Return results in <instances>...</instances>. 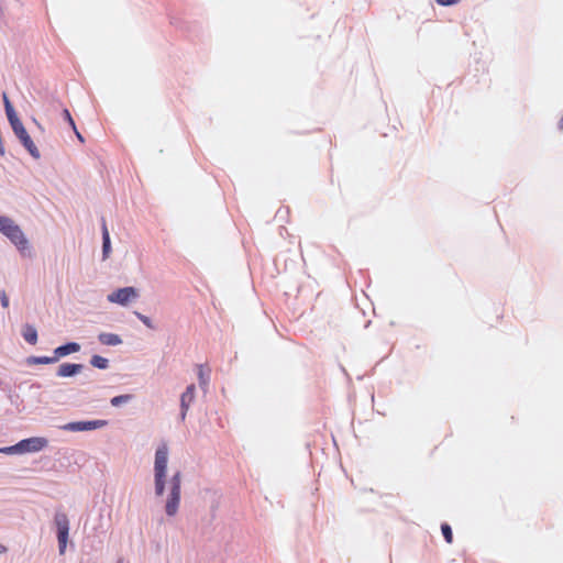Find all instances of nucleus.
Instances as JSON below:
<instances>
[{
  "instance_id": "obj_1",
  "label": "nucleus",
  "mask_w": 563,
  "mask_h": 563,
  "mask_svg": "<svg viewBox=\"0 0 563 563\" xmlns=\"http://www.w3.org/2000/svg\"><path fill=\"white\" fill-rule=\"evenodd\" d=\"M0 233L7 238L23 258H32L33 247L21 227L8 216H0Z\"/></svg>"
},
{
  "instance_id": "obj_2",
  "label": "nucleus",
  "mask_w": 563,
  "mask_h": 563,
  "mask_svg": "<svg viewBox=\"0 0 563 563\" xmlns=\"http://www.w3.org/2000/svg\"><path fill=\"white\" fill-rule=\"evenodd\" d=\"M7 119H8V122L10 124L15 137L19 140L20 144L25 148V151L34 159H38L41 157V153H40L37 146L35 145L33 139L29 134L27 130L25 129L18 112L13 113L11 115H8Z\"/></svg>"
},
{
  "instance_id": "obj_3",
  "label": "nucleus",
  "mask_w": 563,
  "mask_h": 563,
  "mask_svg": "<svg viewBox=\"0 0 563 563\" xmlns=\"http://www.w3.org/2000/svg\"><path fill=\"white\" fill-rule=\"evenodd\" d=\"M168 464V448L166 444L158 445L155 451L154 461V493H165L166 474Z\"/></svg>"
},
{
  "instance_id": "obj_4",
  "label": "nucleus",
  "mask_w": 563,
  "mask_h": 563,
  "mask_svg": "<svg viewBox=\"0 0 563 563\" xmlns=\"http://www.w3.org/2000/svg\"><path fill=\"white\" fill-rule=\"evenodd\" d=\"M108 424L109 421L104 419L78 420L67 422L64 426H62L60 429L67 432H86L104 428Z\"/></svg>"
},
{
  "instance_id": "obj_5",
  "label": "nucleus",
  "mask_w": 563,
  "mask_h": 563,
  "mask_svg": "<svg viewBox=\"0 0 563 563\" xmlns=\"http://www.w3.org/2000/svg\"><path fill=\"white\" fill-rule=\"evenodd\" d=\"M139 297V291L133 286L120 287L110 292L107 297L108 301L111 303H117L119 306L125 307L132 300Z\"/></svg>"
},
{
  "instance_id": "obj_6",
  "label": "nucleus",
  "mask_w": 563,
  "mask_h": 563,
  "mask_svg": "<svg viewBox=\"0 0 563 563\" xmlns=\"http://www.w3.org/2000/svg\"><path fill=\"white\" fill-rule=\"evenodd\" d=\"M54 525L57 528V540H58V552L59 554L65 553L67 538L69 537V519L63 512L54 516Z\"/></svg>"
},
{
  "instance_id": "obj_7",
  "label": "nucleus",
  "mask_w": 563,
  "mask_h": 563,
  "mask_svg": "<svg viewBox=\"0 0 563 563\" xmlns=\"http://www.w3.org/2000/svg\"><path fill=\"white\" fill-rule=\"evenodd\" d=\"M19 455L26 453H37L48 446V440L45 437H30L18 441Z\"/></svg>"
},
{
  "instance_id": "obj_8",
  "label": "nucleus",
  "mask_w": 563,
  "mask_h": 563,
  "mask_svg": "<svg viewBox=\"0 0 563 563\" xmlns=\"http://www.w3.org/2000/svg\"><path fill=\"white\" fill-rule=\"evenodd\" d=\"M84 367L85 365L81 363H62L56 371V376L63 378L75 377L82 372Z\"/></svg>"
},
{
  "instance_id": "obj_9",
  "label": "nucleus",
  "mask_w": 563,
  "mask_h": 563,
  "mask_svg": "<svg viewBox=\"0 0 563 563\" xmlns=\"http://www.w3.org/2000/svg\"><path fill=\"white\" fill-rule=\"evenodd\" d=\"M80 349H81V346L78 342L67 341V342L56 346L53 350V353L55 355V360H57V362H58L60 358H63L65 356H68L70 354L79 352Z\"/></svg>"
},
{
  "instance_id": "obj_10",
  "label": "nucleus",
  "mask_w": 563,
  "mask_h": 563,
  "mask_svg": "<svg viewBox=\"0 0 563 563\" xmlns=\"http://www.w3.org/2000/svg\"><path fill=\"white\" fill-rule=\"evenodd\" d=\"M101 239H102V260H107L111 252H112V245H111V238L110 232L107 227V222L104 217H101Z\"/></svg>"
},
{
  "instance_id": "obj_11",
  "label": "nucleus",
  "mask_w": 563,
  "mask_h": 563,
  "mask_svg": "<svg viewBox=\"0 0 563 563\" xmlns=\"http://www.w3.org/2000/svg\"><path fill=\"white\" fill-rule=\"evenodd\" d=\"M196 395V386L195 384H190L186 387L185 391L180 395V408L185 410H189L190 405L195 400Z\"/></svg>"
},
{
  "instance_id": "obj_12",
  "label": "nucleus",
  "mask_w": 563,
  "mask_h": 563,
  "mask_svg": "<svg viewBox=\"0 0 563 563\" xmlns=\"http://www.w3.org/2000/svg\"><path fill=\"white\" fill-rule=\"evenodd\" d=\"M98 341L102 344V345H108V346H117V345H120L122 344V338L117 334V333H110V332H100L98 334Z\"/></svg>"
},
{
  "instance_id": "obj_13",
  "label": "nucleus",
  "mask_w": 563,
  "mask_h": 563,
  "mask_svg": "<svg viewBox=\"0 0 563 563\" xmlns=\"http://www.w3.org/2000/svg\"><path fill=\"white\" fill-rule=\"evenodd\" d=\"M21 335L23 336L25 342L31 345H34L37 343L38 333H37V329L33 324L25 323L22 327Z\"/></svg>"
},
{
  "instance_id": "obj_14",
  "label": "nucleus",
  "mask_w": 563,
  "mask_h": 563,
  "mask_svg": "<svg viewBox=\"0 0 563 563\" xmlns=\"http://www.w3.org/2000/svg\"><path fill=\"white\" fill-rule=\"evenodd\" d=\"M55 355L46 356V355H31L26 358L27 365H48L56 363Z\"/></svg>"
},
{
  "instance_id": "obj_15",
  "label": "nucleus",
  "mask_w": 563,
  "mask_h": 563,
  "mask_svg": "<svg viewBox=\"0 0 563 563\" xmlns=\"http://www.w3.org/2000/svg\"><path fill=\"white\" fill-rule=\"evenodd\" d=\"M89 363L92 367L98 368V369H107L110 365L109 360L99 354H93L90 357Z\"/></svg>"
},
{
  "instance_id": "obj_16",
  "label": "nucleus",
  "mask_w": 563,
  "mask_h": 563,
  "mask_svg": "<svg viewBox=\"0 0 563 563\" xmlns=\"http://www.w3.org/2000/svg\"><path fill=\"white\" fill-rule=\"evenodd\" d=\"M133 397L134 396L132 394H121V395L112 397L110 399V405L112 407H120L124 404L130 402L133 399Z\"/></svg>"
},
{
  "instance_id": "obj_17",
  "label": "nucleus",
  "mask_w": 563,
  "mask_h": 563,
  "mask_svg": "<svg viewBox=\"0 0 563 563\" xmlns=\"http://www.w3.org/2000/svg\"><path fill=\"white\" fill-rule=\"evenodd\" d=\"M179 504H180L179 496L178 495L172 496V498L168 499L167 505H166L167 515H169V516L175 515L177 509L179 508Z\"/></svg>"
},
{
  "instance_id": "obj_18",
  "label": "nucleus",
  "mask_w": 563,
  "mask_h": 563,
  "mask_svg": "<svg viewBox=\"0 0 563 563\" xmlns=\"http://www.w3.org/2000/svg\"><path fill=\"white\" fill-rule=\"evenodd\" d=\"M2 102H3V108H4V112H5V115H11L13 113H16V110L13 106V103L11 102L8 93L5 91L2 92Z\"/></svg>"
},
{
  "instance_id": "obj_19",
  "label": "nucleus",
  "mask_w": 563,
  "mask_h": 563,
  "mask_svg": "<svg viewBox=\"0 0 563 563\" xmlns=\"http://www.w3.org/2000/svg\"><path fill=\"white\" fill-rule=\"evenodd\" d=\"M169 484V493H180V472L172 476Z\"/></svg>"
},
{
  "instance_id": "obj_20",
  "label": "nucleus",
  "mask_w": 563,
  "mask_h": 563,
  "mask_svg": "<svg viewBox=\"0 0 563 563\" xmlns=\"http://www.w3.org/2000/svg\"><path fill=\"white\" fill-rule=\"evenodd\" d=\"M135 317L148 329L156 330L157 327L153 323L152 319L139 311H134Z\"/></svg>"
},
{
  "instance_id": "obj_21",
  "label": "nucleus",
  "mask_w": 563,
  "mask_h": 563,
  "mask_svg": "<svg viewBox=\"0 0 563 563\" xmlns=\"http://www.w3.org/2000/svg\"><path fill=\"white\" fill-rule=\"evenodd\" d=\"M62 118L73 131H76V122L67 108L62 110Z\"/></svg>"
},
{
  "instance_id": "obj_22",
  "label": "nucleus",
  "mask_w": 563,
  "mask_h": 563,
  "mask_svg": "<svg viewBox=\"0 0 563 563\" xmlns=\"http://www.w3.org/2000/svg\"><path fill=\"white\" fill-rule=\"evenodd\" d=\"M0 453L1 454H5V455H15V454H19V445H18V442L12 444V445H8V446H1L0 448Z\"/></svg>"
},
{
  "instance_id": "obj_23",
  "label": "nucleus",
  "mask_w": 563,
  "mask_h": 563,
  "mask_svg": "<svg viewBox=\"0 0 563 563\" xmlns=\"http://www.w3.org/2000/svg\"><path fill=\"white\" fill-rule=\"evenodd\" d=\"M441 531H442V536H444L446 543L448 544L452 543L453 542V533H452V529L450 528V526L446 523L441 525Z\"/></svg>"
},
{
  "instance_id": "obj_24",
  "label": "nucleus",
  "mask_w": 563,
  "mask_h": 563,
  "mask_svg": "<svg viewBox=\"0 0 563 563\" xmlns=\"http://www.w3.org/2000/svg\"><path fill=\"white\" fill-rule=\"evenodd\" d=\"M8 398L10 400L11 405H14L16 407L18 411L21 412L22 409L19 408V405L22 402V400H21L19 394H16L15 391H12L10 389Z\"/></svg>"
},
{
  "instance_id": "obj_25",
  "label": "nucleus",
  "mask_w": 563,
  "mask_h": 563,
  "mask_svg": "<svg viewBox=\"0 0 563 563\" xmlns=\"http://www.w3.org/2000/svg\"><path fill=\"white\" fill-rule=\"evenodd\" d=\"M461 0H435V2L441 7H452L460 2Z\"/></svg>"
},
{
  "instance_id": "obj_26",
  "label": "nucleus",
  "mask_w": 563,
  "mask_h": 563,
  "mask_svg": "<svg viewBox=\"0 0 563 563\" xmlns=\"http://www.w3.org/2000/svg\"><path fill=\"white\" fill-rule=\"evenodd\" d=\"M0 303L3 308H8L9 307V303H10V300H9V297L8 295L5 294L4 290H2L0 292Z\"/></svg>"
},
{
  "instance_id": "obj_27",
  "label": "nucleus",
  "mask_w": 563,
  "mask_h": 563,
  "mask_svg": "<svg viewBox=\"0 0 563 563\" xmlns=\"http://www.w3.org/2000/svg\"><path fill=\"white\" fill-rule=\"evenodd\" d=\"M198 379H199V384L201 386L208 384V378L205 377V374H203V371H202V366L200 365L199 366V372H198Z\"/></svg>"
},
{
  "instance_id": "obj_28",
  "label": "nucleus",
  "mask_w": 563,
  "mask_h": 563,
  "mask_svg": "<svg viewBox=\"0 0 563 563\" xmlns=\"http://www.w3.org/2000/svg\"><path fill=\"white\" fill-rule=\"evenodd\" d=\"M77 140L80 142V143H84L85 142V137L82 136V134L78 131V129L76 128V131H74Z\"/></svg>"
},
{
  "instance_id": "obj_29",
  "label": "nucleus",
  "mask_w": 563,
  "mask_h": 563,
  "mask_svg": "<svg viewBox=\"0 0 563 563\" xmlns=\"http://www.w3.org/2000/svg\"><path fill=\"white\" fill-rule=\"evenodd\" d=\"M187 412H188V410H185V411H184V409H181V408H180V412H179V420H180L181 422H184V421H185L186 416H187Z\"/></svg>"
},
{
  "instance_id": "obj_30",
  "label": "nucleus",
  "mask_w": 563,
  "mask_h": 563,
  "mask_svg": "<svg viewBox=\"0 0 563 563\" xmlns=\"http://www.w3.org/2000/svg\"><path fill=\"white\" fill-rule=\"evenodd\" d=\"M41 387H42L41 383H37V382H35V383H33V384L31 385V388L40 389Z\"/></svg>"
},
{
  "instance_id": "obj_31",
  "label": "nucleus",
  "mask_w": 563,
  "mask_h": 563,
  "mask_svg": "<svg viewBox=\"0 0 563 563\" xmlns=\"http://www.w3.org/2000/svg\"><path fill=\"white\" fill-rule=\"evenodd\" d=\"M7 552V548L2 544H0V553Z\"/></svg>"
},
{
  "instance_id": "obj_32",
  "label": "nucleus",
  "mask_w": 563,
  "mask_h": 563,
  "mask_svg": "<svg viewBox=\"0 0 563 563\" xmlns=\"http://www.w3.org/2000/svg\"><path fill=\"white\" fill-rule=\"evenodd\" d=\"M277 217H282V210L279 209L276 213Z\"/></svg>"
},
{
  "instance_id": "obj_33",
  "label": "nucleus",
  "mask_w": 563,
  "mask_h": 563,
  "mask_svg": "<svg viewBox=\"0 0 563 563\" xmlns=\"http://www.w3.org/2000/svg\"><path fill=\"white\" fill-rule=\"evenodd\" d=\"M118 563H122V561L118 562Z\"/></svg>"
}]
</instances>
